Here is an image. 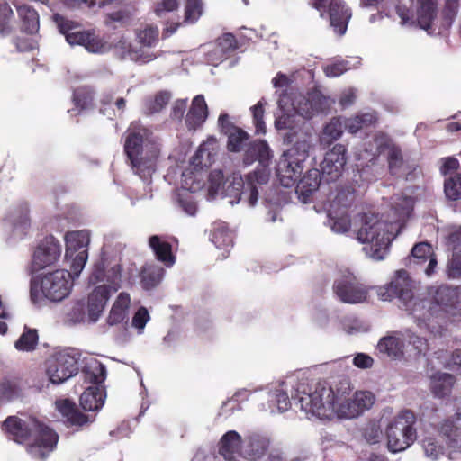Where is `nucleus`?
<instances>
[{
	"mask_svg": "<svg viewBox=\"0 0 461 461\" xmlns=\"http://www.w3.org/2000/svg\"><path fill=\"white\" fill-rule=\"evenodd\" d=\"M422 447L425 455L433 460L438 459L445 454V447L434 437H426L422 440Z\"/></svg>",
	"mask_w": 461,
	"mask_h": 461,
	"instance_id": "de8ad7c7",
	"label": "nucleus"
},
{
	"mask_svg": "<svg viewBox=\"0 0 461 461\" xmlns=\"http://www.w3.org/2000/svg\"><path fill=\"white\" fill-rule=\"evenodd\" d=\"M13 42L18 52H29L36 49V42L26 37H16Z\"/></svg>",
	"mask_w": 461,
	"mask_h": 461,
	"instance_id": "0e129e2a",
	"label": "nucleus"
},
{
	"mask_svg": "<svg viewBox=\"0 0 461 461\" xmlns=\"http://www.w3.org/2000/svg\"><path fill=\"white\" fill-rule=\"evenodd\" d=\"M331 229L337 233H344L350 230L351 220L347 213H342L339 217H333L329 214Z\"/></svg>",
	"mask_w": 461,
	"mask_h": 461,
	"instance_id": "4d7b16f0",
	"label": "nucleus"
},
{
	"mask_svg": "<svg viewBox=\"0 0 461 461\" xmlns=\"http://www.w3.org/2000/svg\"><path fill=\"white\" fill-rule=\"evenodd\" d=\"M57 409L70 425L81 427L89 422L88 415L82 413L68 399L57 402Z\"/></svg>",
	"mask_w": 461,
	"mask_h": 461,
	"instance_id": "cd10ccee",
	"label": "nucleus"
},
{
	"mask_svg": "<svg viewBox=\"0 0 461 461\" xmlns=\"http://www.w3.org/2000/svg\"><path fill=\"white\" fill-rule=\"evenodd\" d=\"M111 295V286L107 285L96 286L88 295L87 310L89 319L96 321L103 312Z\"/></svg>",
	"mask_w": 461,
	"mask_h": 461,
	"instance_id": "4be33fe9",
	"label": "nucleus"
},
{
	"mask_svg": "<svg viewBox=\"0 0 461 461\" xmlns=\"http://www.w3.org/2000/svg\"><path fill=\"white\" fill-rule=\"evenodd\" d=\"M2 429L20 444L27 442L33 436L32 442L27 446V452L32 457L41 461L48 458L59 442L58 433L35 419L26 421L16 416H9L4 421Z\"/></svg>",
	"mask_w": 461,
	"mask_h": 461,
	"instance_id": "20e7f679",
	"label": "nucleus"
},
{
	"mask_svg": "<svg viewBox=\"0 0 461 461\" xmlns=\"http://www.w3.org/2000/svg\"><path fill=\"white\" fill-rule=\"evenodd\" d=\"M53 18L60 32L65 34L66 37L68 33L73 32L71 31L76 27V23L74 22L66 19L59 14H55Z\"/></svg>",
	"mask_w": 461,
	"mask_h": 461,
	"instance_id": "69168bd1",
	"label": "nucleus"
},
{
	"mask_svg": "<svg viewBox=\"0 0 461 461\" xmlns=\"http://www.w3.org/2000/svg\"><path fill=\"white\" fill-rule=\"evenodd\" d=\"M29 205L27 203H20L10 214L13 224L17 227L27 228L30 225Z\"/></svg>",
	"mask_w": 461,
	"mask_h": 461,
	"instance_id": "09e8293b",
	"label": "nucleus"
},
{
	"mask_svg": "<svg viewBox=\"0 0 461 461\" xmlns=\"http://www.w3.org/2000/svg\"><path fill=\"white\" fill-rule=\"evenodd\" d=\"M218 127L221 134L227 137V149L230 152H240L249 139V134L242 128L236 126L226 113H221L218 118Z\"/></svg>",
	"mask_w": 461,
	"mask_h": 461,
	"instance_id": "f8f14e48",
	"label": "nucleus"
},
{
	"mask_svg": "<svg viewBox=\"0 0 461 461\" xmlns=\"http://www.w3.org/2000/svg\"><path fill=\"white\" fill-rule=\"evenodd\" d=\"M453 253L447 265V274L449 278L461 277V242H453Z\"/></svg>",
	"mask_w": 461,
	"mask_h": 461,
	"instance_id": "c03bdc74",
	"label": "nucleus"
},
{
	"mask_svg": "<svg viewBox=\"0 0 461 461\" xmlns=\"http://www.w3.org/2000/svg\"><path fill=\"white\" fill-rule=\"evenodd\" d=\"M130 301L131 299L128 294L121 293L118 295L107 317V323L109 325L122 323L126 319Z\"/></svg>",
	"mask_w": 461,
	"mask_h": 461,
	"instance_id": "2f4dec72",
	"label": "nucleus"
},
{
	"mask_svg": "<svg viewBox=\"0 0 461 461\" xmlns=\"http://www.w3.org/2000/svg\"><path fill=\"white\" fill-rule=\"evenodd\" d=\"M164 273V268L158 265L149 264L142 267L140 273L142 288L151 290L158 286L163 279Z\"/></svg>",
	"mask_w": 461,
	"mask_h": 461,
	"instance_id": "7c9ffc66",
	"label": "nucleus"
},
{
	"mask_svg": "<svg viewBox=\"0 0 461 461\" xmlns=\"http://www.w3.org/2000/svg\"><path fill=\"white\" fill-rule=\"evenodd\" d=\"M209 116V109L203 95L194 96L185 117L188 131H195L203 127Z\"/></svg>",
	"mask_w": 461,
	"mask_h": 461,
	"instance_id": "f3484780",
	"label": "nucleus"
},
{
	"mask_svg": "<svg viewBox=\"0 0 461 461\" xmlns=\"http://www.w3.org/2000/svg\"><path fill=\"white\" fill-rule=\"evenodd\" d=\"M67 320L73 323L82 322L86 317V305L83 301L74 302L66 312Z\"/></svg>",
	"mask_w": 461,
	"mask_h": 461,
	"instance_id": "5fc2aeb1",
	"label": "nucleus"
},
{
	"mask_svg": "<svg viewBox=\"0 0 461 461\" xmlns=\"http://www.w3.org/2000/svg\"><path fill=\"white\" fill-rule=\"evenodd\" d=\"M343 133V124L339 117H334L326 124L321 136V142L330 145L340 138Z\"/></svg>",
	"mask_w": 461,
	"mask_h": 461,
	"instance_id": "4c0bfd02",
	"label": "nucleus"
},
{
	"mask_svg": "<svg viewBox=\"0 0 461 461\" xmlns=\"http://www.w3.org/2000/svg\"><path fill=\"white\" fill-rule=\"evenodd\" d=\"M459 8V0H446L441 13L439 30H447L456 19Z\"/></svg>",
	"mask_w": 461,
	"mask_h": 461,
	"instance_id": "37998d69",
	"label": "nucleus"
},
{
	"mask_svg": "<svg viewBox=\"0 0 461 461\" xmlns=\"http://www.w3.org/2000/svg\"><path fill=\"white\" fill-rule=\"evenodd\" d=\"M180 0H160L154 5L153 11L158 17H163L167 13L176 11L179 7Z\"/></svg>",
	"mask_w": 461,
	"mask_h": 461,
	"instance_id": "13d9d810",
	"label": "nucleus"
},
{
	"mask_svg": "<svg viewBox=\"0 0 461 461\" xmlns=\"http://www.w3.org/2000/svg\"><path fill=\"white\" fill-rule=\"evenodd\" d=\"M159 31L157 26L147 25L137 33L139 42L145 47H152L158 41Z\"/></svg>",
	"mask_w": 461,
	"mask_h": 461,
	"instance_id": "3c124183",
	"label": "nucleus"
},
{
	"mask_svg": "<svg viewBox=\"0 0 461 461\" xmlns=\"http://www.w3.org/2000/svg\"><path fill=\"white\" fill-rule=\"evenodd\" d=\"M444 193L450 201L461 199V173H455L445 178Z\"/></svg>",
	"mask_w": 461,
	"mask_h": 461,
	"instance_id": "a19ab883",
	"label": "nucleus"
},
{
	"mask_svg": "<svg viewBox=\"0 0 461 461\" xmlns=\"http://www.w3.org/2000/svg\"><path fill=\"white\" fill-rule=\"evenodd\" d=\"M438 430L449 448H461V414L452 420H443Z\"/></svg>",
	"mask_w": 461,
	"mask_h": 461,
	"instance_id": "412c9836",
	"label": "nucleus"
},
{
	"mask_svg": "<svg viewBox=\"0 0 461 461\" xmlns=\"http://www.w3.org/2000/svg\"><path fill=\"white\" fill-rule=\"evenodd\" d=\"M267 450V442L265 438L258 436H251L249 438L248 444L245 446L242 456L250 460L261 458Z\"/></svg>",
	"mask_w": 461,
	"mask_h": 461,
	"instance_id": "72a5a7b5",
	"label": "nucleus"
},
{
	"mask_svg": "<svg viewBox=\"0 0 461 461\" xmlns=\"http://www.w3.org/2000/svg\"><path fill=\"white\" fill-rule=\"evenodd\" d=\"M203 13L202 0H185L184 23H195Z\"/></svg>",
	"mask_w": 461,
	"mask_h": 461,
	"instance_id": "79ce46f5",
	"label": "nucleus"
},
{
	"mask_svg": "<svg viewBox=\"0 0 461 461\" xmlns=\"http://www.w3.org/2000/svg\"><path fill=\"white\" fill-rule=\"evenodd\" d=\"M149 245L154 252L156 258L167 267H172L176 257L172 251V245L162 240L158 235H152L149 239Z\"/></svg>",
	"mask_w": 461,
	"mask_h": 461,
	"instance_id": "a878e982",
	"label": "nucleus"
},
{
	"mask_svg": "<svg viewBox=\"0 0 461 461\" xmlns=\"http://www.w3.org/2000/svg\"><path fill=\"white\" fill-rule=\"evenodd\" d=\"M266 104V101L264 99H261L250 108L253 116V123L255 125L257 134L266 133V123L264 121Z\"/></svg>",
	"mask_w": 461,
	"mask_h": 461,
	"instance_id": "8fccbe9b",
	"label": "nucleus"
},
{
	"mask_svg": "<svg viewBox=\"0 0 461 461\" xmlns=\"http://www.w3.org/2000/svg\"><path fill=\"white\" fill-rule=\"evenodd\" d=\"M441 166L439 171L441 175L447 176V175L456 172L459 168V161L456 158L447 157L441 159Z\"/></svg>",
	"mask_w": 461,
	"mask_h": 461,
	"instance_id": "e2e57ef3",
	"label": "nucleus"
},
{
	"mask_svg": "<svg viewBox=\"0 0 461 461\" xmlns=\"http://www.w3.org/2000/svg\"><path fill=\"white\" fill-rule=\"evenodd\" d=\"M149 320V314L146 308L140 307L132 318V325L138 329H143Z\"/></svg>",
	"mask_w": 461,
	"mask_h": 461,
	"instance_id": "774afa93",
	"label": "nucleus"
},
{
	"mask_svg": "<svg viewBox=\"0 0 461 461\" xmlns=\"http://www.w3.org/2000/svg\"><path fill=\"white\" fill-rule=\"evenodd\" d=\"M321 182V171L317 168L308 170L299 180L296 185V193L306 203L312 193L317 191Z\"/></svg>",
	"mask_w": 461,
	"mask_h": 461,
	"instance_id": "393cba45",
	"label": "nucleus"
},
{
	"mask_svg": "<svg viewBox=\"0 0 461 461\" xmlns=\"http://www.w3.org/2000/svg\"><path fill=\"white\" fill-rule=\"evenodd\" d=\"M309 147L306 140H298L280 157L276 173L283 186L291 187L301 177L309 157Z\"/></svg>",
	"mask_w": 461,
	"mask_h": 461,
	"instance_id": "0eeeda50",
	"label": "nucleus"
},
{
	"mask_svg": "<svg viewBox=\"0 0 461 461\" xmlns=\"http://www.w3.org/2000/svg\"><path fill=\"white\" fill-rule=\"evenodd\" d=\"M38 332L35 329L24 328L23 332L15 341V348L19 351H32L38 344Z\"/></svg>",
	"mask_w": 461,
	"mask_h": 461,
	"instance_id": "ea45409f",
	"label": "nucleus"
},
{
	"mask_svg": "<svg viewBox=\"0 0 461 461\" xmlns=\"http://www.w3.org/2000/svg\"><path fill=\"white\" fill-rule=\"evenodd\" d=\"M242 438L235 430L226 432L219 441V454L226 460H233L237 454L240 455Z\"/></svg>",
	"mask_w": 461,
	"mask_h": 461,
	"instance_id": "b1692460",
	"label": "nucleus"
},
{
	"mask_svg": "<svg viewBox=\"0 0 461 461\" xmlns=\"http://www.w3.org/2000/svg\"><path fill=\"white\" fill-rule=\"evenodd\" d=\"M216 48L222 56H229L239 48V45L234 34L227 32L217 39Z\"/></svg>",
	"mask_w": 461,
	"mask_h": 461,
	"instance_id": "49530a36",
	"label": "nucleus"
},
{
	"mask_svg": "<svg viewBox=\"0 0 461 461\" xmlns=\"http://www.w3.org/2000/svg\"><path fill=\"white\" fill-rule=\"evenodd\" d=\"M354 400L361 408V413L374 404V395L369 392H357L354 395Z\"/></svg>",
	"mask_w": 461,
	"mask_h": 461,
	"instance_id": "680f3d73",
	"label": "nucleus"
},
{
	"mask_svg": "<svg viewBox=\"0 0 461 461\" xmlns=\"http://www.w3.org/2000/svg\"><path fill=\"white\" fill-rule=\"evenodd\" d=\"M376 122L377 116L375 113H366L347 119L344 128L350 133H357L363 128L374 125Z\"/></svg>",
	"mask_w": 461,
	"mask_h": 461,
	"instance_id": "f704fd0d",
	"label": "nucleus"
},
{
	"mask_svg": "<svg viewBox=\"0 0 461 461\" xmlns=\"http://www.w3.org/2000/svg\"><path fill=\"white\" fill-rule=\"evenodd\" d=\"M66 40L71 45H82L91 51H95V48L98 47V41L95 38V35L85 31L68 33Z\"/></svg>",
	"mask_w": 461,
	"mask_h": 461,
	"instance_id": "58836bf2",
	"label": "nucleus"
},
{
	"mask_svg": "<svg viewBox=\"0 0 461 461\" xmlns=\"http://www.w3.org/2000/svg\"><path fill=\"white\" fill-rule=\"evenodd\" d=\"M333 290L339 299L347 303L364 302L367 296L366 287L355 278H342L333 285Z\"/></svg>",
	"mask_w": 461,
	"mask_h": 461,
	"instance_id": "4468645a",
	"label": "nucleus"
},
{
	"mask_svg": "<svg viewBox=\"0 0 461 461\" xmlns=\"http://www.w3.org/2000/svg\"><path fill=\"white\" fill-rule=\"evenodd\" d=\"M339 384L343 387V392L340 389L335 391L326 381L318 382L313 392L303 393L299 396L301 410L320 419L357 417L361 414V408L354 398L348 397V383L340 382Z\"/></svg>",
	"mask_w": 461,
	"mask_h": 461,
	"instance_id": "f03ea898",
	"label": "nucleus"
},
{
	"mask_svg": "<svg viewBox=\"0 0 461 461\" xmlns=\"http://www.w3.org/2000/svg\"><path fill=\"white\" fill-rule=\"evenodd\" d=\"M22 391V378L17 375L5 376L0 382V401H10Z\"/></svg>",
	"mask_w": 461,
	"mask_h": 461,
	"instance_id": "473e14b6",
	"label": "nucleus"
},
{
	"mask_svg": "<svg viewBox=\"0 0 461 461\" xmlns=\"http://www.w3.org/2000/svg\"><path fill=\"white\" fill-rule=\"evenodd\" d=\"M123 149L133 172L143 181H149L160 154L152 131L140 122H132L124 132Z\"/></svg>",
	"mask_w": 461,
	"mask_h": 461,
	"instance_id": "7ed1b4c3",
	"label": "nucleus"
},
{
	"mask_svg": "<svg viewBox=\"0 0 461 461\" xmlns=\"http://www.w3.org/2000/svg\"><path fill=\"white\" fill-rule=\"evenodd\" d=\"M432 253V247L428 242H420L411 249L413 262L417 265H421L427 262Z\"/></svg>",
	"mask_w": 461,
	"mask_h": 461,
	"instance_id": "864d4df0",
	"label": "nucleus"
},
{
	"mask_svg": "<svg viewBox=\"0 0 461 461\" xmlns=\"http://www.w3.org/2000/svg\"><path fill=\"white\" fill-rule=\"evenodd\" d=\"M374 140L377 146L378 153L388 150L387 161L392 174H396L395 170L401 168L403 165V158L401 149L395 145L392 139L384 133H378Z\"/></svg>",
	"mask_w": 461,
	"mask_h": 461,
	"instance_id": "aec40b11",
	"label": "nucleus"
},
{
	"mask_svg": "<svg viewBox=\"0 0 461 461\" xmlns=\"http://www.w3.org/2000/svg\"><path fill=\"white\" fill-rule=\"evenodd\" d=\"M172 95L167 90H160L154 95L146 96L143 99V113L151 115L161 112L169 103Z\"/></svg>",
	"mask_w": 461,
	"mask_h": 461,
	"instance_id": "c756f323",
	"label": "nucleus"
},
{
	"mask_svg": "<svg viewBox=\"0 0 461 461\" xmlns=\"http://www.w3.org/2000/svg\"><path fill=\"white\" fill-rule=\"evenodd\" d=\"M19 18L22 22V31L28 34H34L40 27L39 14L37 11L29 5H16Z\"/></svg>",
	"mask_w": 461,
	"mask_h": 461,
	"instance_id": "c85d7f7f",
	"label": "nucleus"
},
{
	"mask_svg": "<svg viewBox=\"0 0 461 461\" xmlns=\"http://www.w3.org/2000/svg\"><path fill=\"white\" fill-rule=\"evenodd\" d=\"M71 273L64 269H57L43 275L40 282V290L43 297L59 302L66 298L72 287Z\"/></svg>",
	"mask_w": 461,
	"mask_h": 461,
	"instance_id": "9b49d317",
	"label": "nucleus"
},
{
	"mask_svg": "<svg viewBox=\"0 0 461 461\" xmlns=\"http://www.w3.org/2000/svg\"><path fill=\"white\" fill-rule=\"evenodd\" d=\"M357 238L361 243L369 245V249H364L376 260L384 258L392 240L387 223L378 220L375 214L366 213L362 216V225L357 230Z\"/></svg>",
	"mask_w": 461,
	"mask_h": 461,
	"instance_id": "423d86ee",
	"label": "nucleus"
},
{
	"mask_svg": "<svg viewBox=\"0 0 461 461\" xmlns=\"http://www.w3.org/2000/svg\"><path fill=\"white\" fill-rule=\"evenodd\" d=\"M211 240L219 249H223L232 244L231 232L225 226H219V228L214 229Z\"/></svg>",
	"mask_w": 461,
	"mask_h": 461,
	"instance_id": "603ef678",
	"label": "nucleus"
},
{
	"mask_svg": "<svg viewBox=\"0 0 461 461\" xmlns=\"http://www.w3.org/2000/svg\"><path fill=\"white\" fill-rule=\"evenodd\" d=\"M187 102L185 99H178L175 102L171 110V118L181 122L186 111Z\"/></svg>",
	"mask_w": 461,
	"mask_h": 461,
	"instance_id": "338daca9",
	"label": "nucleus"
},
{
	"mask_svg": "<svg viewBox=\"0 0 461 461\" xmlns=\"http://www.w3.org/2000/svg\"><path fill=\"white\" fill-rule=\"evenodd\" d=\"M348 69V61L339 60L324 67L323 71L329 77H339Z\"/></svg>",
	"mask_w": 461,
	"mask_h": 461,
	"instance_id": "bf43d9fd",
	"label": "nucleus"
},
{
	"mask_svg": "<svg viewBox=\"0 0 461 461\" xmlns=\"http://www.w3.org/2000/svg\"><path fill=\"white\" fill-rule=\"evenodd\" d=\"M437 0H417V23L421 29L429 33L435 31L433 23L437 16Z\"/></svg>",
	"mask_w": 461,
	"mask_h": 461,
	"instance_id": "5701e85b",
	"label": "nucleus"
},
{
	"mask_svg": "<svg viewBox=\"0 0 461 461\" xmlns=\"http://www.w3.org/2000/svg\"><path fill=\"white\" fill-rule=\"evenodd\" d=\"M296 113L305 119H311L315 114L327 109V99L319 92L308 93L299 96L294 102Z\"/></svg>",
	"mask_w": 461,
	"mask_h": 461,
	"instance_id": "2eb2a0df",
	"label": "nucleus"
},
{
	"mask_svg": "<svg viewBox=\"0 0 461 461\" xmlns=\"http://www.w3.org/2000/svg\"><path fill=\"white\" fill-rule=\"evenodd\" d=\"M415 201L411 196L404 195L402 194H394L391 198V206L389 214L390 223H397L403 225L410 218Z\"/></svg>",
	"mask_w": 461,
	"mask_h": 461,
	"instance_id": "a211bd4d",
	"label": "nucleus"
},
{
	"mask_svg": "<svg viewBox=\"0 0 461 461\" xmlns=\"http://www.w3.org/2000/svg\"><path fill=\"white\" fill-rule=\"evenodd\" d=\"M88 258V253L86 249L79 251V253L74 254L71 263V271L75 276H78L82 269L84 268Z\"/></svg>",
	"mask_w": 461,
	"mask_h": 461,
	"instance_id": "052dcab7",
	"label": "nucleus"
},
{
	"mask_svg": "<svg viewBox=\"0 0 461 461\" xmlns=\"http://www.w3.org/2000/svg\"><path fill=\"white\" fill-rule=\"evenodd\" d=\"M95 100V91L89 86L77 88L73 95L75 105L80 109L90 107Z\"/></svg>",
	"mask_w": 461,
	"mask_h": 461,
	"instance_id": "a18cd8bd",
	"label": "nucleus"
},
{
	"mask_svg": "<svg viewBox=\"0 0 461 461\" xmlns=\"http://www.w3.org/2000/svg\"><path fill=\"white\" fill-rule=\"evenodd\" d=\"M455 376L450 374H440L431 382V391L436 397L444 398L450 394L455 384Z\"/></svg>",
	"mask_w": 461,
	"mask_h": 461,
	"instance_id": "c9c22d12",
	"label": "nucleus"
},
{
	"mask_svg": "<svg viewBox=\"0 0 461 461\" xmlns=\"http://www.w3.org/2000/svg\"><path fill=\"white\" fill-rule=\"evenodd\" d=\"M273 153L268 143L264 140H254L250 141L243 155V164L250 166L255 162H258L261 168H258L249 173L242 182V191L240 195H244L248 199L250 206H254L258 198V190L262 185L267 184L269 180L268 167L272 161Z\"/></svg>",
	"mask_w": 461,
	"mask_h": 461,
	"instance_id": "39448f33",
	"label": "nucleus"
},
{
	"mask_svg": "<svg viewBox=\"0 0 461 461\" xmlns=\"http://www.w3.org/2000/svg\"><path fill=\"white\" fill-rule=\"evenodd\" d=\"M326 13L334 32L339 36L345 34L352 16L351 10L345 2L342 0H330Z\"/></svg>",
	"mask_w": 461,
	"mask_h": 461,
	"instance_id": "dca6fc26",
	"label": "nucleus"
},
{
	"mask_svg": "<svg viewBox=\"0 0 461 461\" xmlns=\"http://www.w3.org/2000/svg\"><path fill=\"white\" fill-rule=\"evenodd\" d=\"M411 281L405 269L396 271L391 282L379 289L383 301L398 298L412 303L411 314L419 321L426 322L431 318L461 317L460 286L441 285L429 289V299H415L413 302Z\"/></svg>",
	"mask_w": 461,
	"mask_h": 461,
	"instance_id": "f257e3e1",
	"label": "nucleus"
},
{
	"mask_svg": "<svg viewBox=\"0 0 461 461\" xmlns=\"http://www.w3.org/2000/svg\"><path fill=\"white\" fill-rule=\"evenodd\" d=\"M14 15L12 8L7 3H0V34L7 35L11 32L9 21Z\"/></svg>",
	"mask_w": 461,
	"mask_h": 461,
	"instance_id": "6e6d98bb",
	"label": "nucleus"
},
{
	"mask_svg": "<svg viewBox=\"0 0 461 461\" xmlns=\"http://www.w3.org/2000/svg\"><path fill=\"white\" fill-rule=\"evenodd\" d=\"M105 366L97 363L92 371H86V379L95 386H89L80 396V405L86 411L101 409L104 403L105 391L98 385L105 380Z\"/></svg>",
	"mask_w": 461,
	"mask_h": 461,
	"instance_id": "1a4fd4ad",
	"label": "nucleus"
},
{
	"mask_svg": "<svg viewBox=\"0 0 461 461\" xmlns=\"http://www.w3.org/2000/svg\"><path fill=\"white\" fill-rule=\"evenodd\" d=\"M416 418L410 410H404L386 429L387 447L392 453L405 450L416 440L417 432L413 427Z\"/></svg>",
	"mask_w": 461,
	"mask_h": 461,
	"instance_id": "6e6552de",
	"label": "nucleus"
},
{
	"mask_svg": "<svg viewBox=\"0 0 461 461\" xmlns=\"http://www.w3.org/2000/svg\"><path fill=\"white\" fill-rule=\"evenodd\" d=\"M66 258H72L74 254L84 249L87 250L90 242V234L87 230L68 231L65 236Z\"/></svg>",
	"mask_w": 461,
	"mask_h": 461,
	"instance_id": "bb28decb",
	"label": "nucleus"
},
{
	"mask_svg": "<svg viewBox=\"0 0 461 461\" xmlns=\"http://www.w3.org/2000/svg\"><path fill=\"white\" fill-rule=\"evenodd\" d=\"M77 372V358L67 351L55 352L46 360V373L52 384H62Z\"/></svg>",
	"mask_w": 461,
	"mask_h": 461,
	"instance_id": "9d476101",
	"label": "nucleus"
},
{
	"mask_svg": "<svg viewBox=\"0 0 461 461\" xmlns=\"http://www.w3.org/2000/svg\"><path fill=\"white\" fill-rule=\"evenodd\" d=\"M377 348L380 353L386 355L389 357L396 358L402 356V342L400 339L388 336L380 339Z\"/></svg>",
	"mask_w": 461,
	"mask_h": 461,
	"instance_id": "e433bc0d",
	"label": "nucleus"
},
{
	"mask_svg": "<svg viewBox=\"0 0 461 461\" xmlns=\"http://www.w3.org/2000/svg\"><path fill=\"white\" fill-rule=\"evenodd\" d=\"M347 148L343 144H336L326 152L321 163V174L327 176V181H336L342 174L347 162Z\"/></svg>",
	"mask_w": 461,
	"mask_h": 461,
	"instance_id": "ddd939ff",
	"label": "nucleus"
},
{
	"mask_svg": "<svg viewBox=\"0 0 461 461\" xmlns=\"http://www.w3.org/2000/svg\"><path fill=\"white\" fill-rule=\"evenodd\" d=\"M60 255L59 245L53 240L39 244L32 257L33 270L39 271L56 262Z\"/></svg>",
	"mask_w": 461,
	"mask_h": 461,
	"instance_id": "6ab92c4d",
	"label": "nucleus"
}]
</instances>
